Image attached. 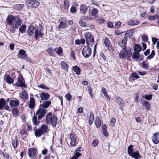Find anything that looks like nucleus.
Here are the masks:
<instances>
[{
	"label": "nucleus",
	"mask_w": 159,
	"mask_h": 159,
	"mask_svg": "<svg viewBox=\"0 0 159 159\" xmlns=\"http://www.w3.org/2000/svg\"><path fill=\"white\" fill-rule=\"evenodd\" d=\"M51 102L45 101L43 102L42 104L40 105L39 109L36 111V114L38 115V119L41 120L43 118L47 112L45 109L48 108L51 104Z\"/></svg>",
	"instance_id": "1"
},
{
	"label": "nucleus",
	"mask_w": 159,
	"mask_h": 159,
	"mask_svg": "<svg viewBox=\"0 0 159 159\" xmlns=\"http://www.w3.org/2000/svg\"><path fill=\"white\" fill-rule=\"evenodd\" d=\"M57 118L56 116L53 115L52 116V113L51 112L48 113L46 115V121L48 124H51L53 127H56L57 123Z\"/></svg>",
	"instance_id": "2"
},
{
	"label": "nucleus",
	"mask_w": 159,
	"mask_h": 159,
	"mask_svg": "<svg viewBox=\"0 0 159 159\" xmlns=\"http://www.w3.org/2000/svg\"><path fill=\"white\" fill-rule=\"evenodd\" d=\"M37 128L36 126L34 127L35 135L36 137H39L41 136L43 134L47 132L48 127L45 124H43L39 129H37Z\"/></svg>",
	"instance_id": "3"
},
{
	"label": "nucleus",
	"mask_w": 159,
	"mask_h": 159,
	"mask_svg": "<svg viewBox=\"0 0 159 159\" xmlns=\"http://www.w3.org/2000/svg\"><path fill=\"white\" fill-rule=\"evenodd\" d=\"M84 38L86 39V43L88 46H92L94 42L93 36L89 32H87L84 34Z\"/></svg>",
	"instance_id": "4"
},
{
	"label": "nucleus",
	"mask_w": 159,
	"mask_h": 159,
	"mask_svg": "<svg viewBox=\"0 0 159 159\" xmlns=\"http://www.w3.org/2000/svg\"><path fill=\"white\" fill-rule=\"evenodd\" d=\"M26 4L30 8H36L39 5V2L36 0H27L25 1Z\"/></svg>",
	"instance_id": "5"
},
{
	"label": "nucleus",
	"mask_w": 159,
	"mask_h": 159,
	"mask_svg": "<svg viewBox=\"0 0 159 159\" xmlns=\"http://www.w3.org/2000/svg\"><path fill=\"white\" fill-rule=\"evenodd\" d=\"M132 52L130 49L129 50H126L123 49V50H121L119 54V57L122 59L125 58L126 57H129L131 56Z\"/></svg>",
	"instance_id": "6"
},
{
	"label": "nucleus",
	"mask_w": 159,
	"mask_h": 159,
	"mask_svg": "<svg viewBox=\"0 0 159 159\" xmlns=\"http://www.w3.org/2000/svg\"><path fill=\"white\" fill-rule=\"evenodd\" d=\"M83 55L85 58H87L90 57L92 53L91 48L88 45L85 46L82 51Z\"/></svg>",
	"instance_id": "7"
},
{
	"label": "nucleus",
	"mask_w": 159,
	"mask_h": 159,
	"mask_svg": "<svg viewBox=\"0 0 159 159\" xmlns=\"http://www.w3.org/2000/svg\"><path fill=\"white\" fill-rule=\"evenodd\" d=\"M43 27L42 25L40 26L39 30L38 28L35 29L34 33V38L36 40L38 39L39 37L42 38L44 34L42 31Z\"/></svg>",
	"instance_id": "8"
},
{
	"label": "nucleus",
	"mask_w": 159,
	"mask_h": 159,
	"mask_svg": "<svg viewBox=\"0 0 159 159\" xmlns=\"http://www.w3.org/2000/svg\"><path fill=\"white\" fill-rule=\"evenodd\" d=\"M127 42V38L125 36L121 38L118 41V44L122 49H125Z\"/></svg>",
	"instance_id": "9"
},
{
	"label": "nucleus",
	"mask_w": 159,
	"mask_h": 159,
	"mask_svg": "<svg viewBox=\"0 0 159 159\" xmlns=\"http://www.w3.org/2000/svg\"><path fill=\"white\" fill-rule=\"evenodd\" d=\"M18 55L21 59L25 60L27 61H29L30 59L27 57L26 52L23 49L20 50L18 53Z\"/></svg>",
	"instance_id": "10"
},
{
	"label": "nucleus",
	"mask_w": 159,
	"mask_h": 159,
	"mask_svg": "<svg viewBox=\"0 0 159 159\" xmlns=\"http://www.w3.org/2000/svg\"><path fill=\"white\" fill-rule=\"evenodd\" d=\"M16 85L18 87L25 88L26 84L24 83V80L22 76H20L17 79V82L16 83Z\"/></svg>",
	"instance_id": "11"
},
{
	"label": "nucleus",
	"mask_w": 159,
	"mask_h": 159,
	"mask_svg": "<svg viewBox=\"0 0 159 159\" xmlns=\"http://www.w3.org/2000/svg\"><path fill=\"white\" fill-rule=\"evenodd\" d=\"M3 107L6 110H8L9 109V107L7 104V102L3 98H0V110L3 109Z\"/></svg>",
	"instance_id": "12"
},
{
	"label": "nucleus",
	"mask_w": 159,
	"mask_h": 159,
	"mask_svg": "<svg viewBox=\"0 0 159 159\" xmlns=\"http://www.w3.org/2000/svg\"><path fill=\"white\" fill-rule=\"evenodd\" d=\"M89 7L85 4H81L80 7V13L85 15L87 13Z\"/></svg>",
	"instance_id": "13"
},
{
	"label": "nucleus",
	"mask_w": 159,
	"mask_h": 159,
	"mask_svg": "<svg viewBox=\"0 0 159 159\" xmlns=\"http://www.w3.org/2000/svg\"><path fill=\"white\" fill-rule=\"evenodd\" d=\"M104 43L109 51H111L113 50V48L111 47L112 45L108 38L106 37L105 38Z\"/></svg>",
	"instance_id": "14"
},
{
	"label": "nucleus",
	"mask_w": 159,
	"mask_h": 159,
	"mask_svg": "<svg viewBox=\"0 0 159 159\" xmlns=\"http://www.w3.org/2000/svg\"><path fill=\"white\" fill-rule=\"evenodd\" d=\"M16 18L12 15L9 16L7 19V23L9 25H13Z\"/></svg>",
	"instance_id": "15"
},
{
	"label": "nucleus",
	"mask_w": 159,
	"mask_h": 159,
	"mask_svg": "<svg viewBox=\"0 0 159 159\" xmlns=\"http://www.w3.org/2000/svg\"><path fill=\"white\" fill-rule=\"evenodd\" d=\"M89 15L92 16H95L98 13V10L93 7H91L89 10Z\"/></svg>",
	"instance_id": "16"
},
{
	"label": "nucleus",
	"mask_w": 159,
	"mask_h": 159,
	"mask_svg": "<svg viewBox=\"0 0 159 159\" xmlns=\"http://www.w3.org/2000/svg\"><path fill=\"white\" fill-rule=\"evenodd\" d=\"M152 140L153 143L157 144L159 142V133H155L152 137Z\"/></svg>",
	"instance_id": "17"
},
{
	"label": "nucleus",
	"mask_w": 159,
	"mask_h": 159,
	"mask_svg": "<svg viewBox=\"0 0 159 159\" xmlns=\"http://www.w3.org/2000/svg\"><path fill=\"white\" fill-rule=\"evenodd\" d=\"M36 29L37 28L32 25L29 26L27 30V33L28 35L30 36L33 35L34 33H35V29Z\"/></svg>",
	"instance_id": "18"
},
{
	"label": "nucleus",
	"mask_w": 159,
	"mask_h": 159,
	"mask_svg": "<svg viewBox=\"0 0 159 159\" xmlns=\"http://www.w3.org/2000/svg\"><path fill=\"white\" fill-rule=\"evenodd\" d=\"M50 97V95L48 93L42 92L40 95L39 97L41 98L42 100H46L48 99Z\"/></svg>",
	"instance_id": "19"
},
{
	"label": "nucleus",
	"mask_w": 159,
	"mask_h": 159,
	"mask_svg": "<svg viewBox=\"0 0 159 159\" xmlns=\"http://www.w3.org/2000/svg\"><path fill=\"white\" fill-rule=\"evenodd\" d=\"M69 138L70 140V145L72 146H76V143L75 138L73 134L71 133L70 134Z\"/></svg>",
	"instance_id": "20"
},
{
	"label": "nucleus",
	"mask_w": 159,
	"mask_h": 159,
	"mask_svg": "<svg viewBox=\"0 0 159 159\" xmlns=\"http://www.w3.org/2000/svg\"><path fill=\"white\" fill-rule=\"evenodd\" d=\"M130 156H131L133 158L135 159H140L141 157V156L138 150L136 152H134Z\"/></svg>",
	"instance_id": "21"
},
{
	"label": "nucleus",
	"mask_w": 159,
	"mask_h": 159,
	"mask_svg": "<svg viewBox=\"0 0 159 159\" xmlns=\"http://www.w3.org/2000/svg\"><path fill=\"white\" fill-rule=\"evenodd\" d=\"M142 104L143 106L144 107L147 111H149L151 108V105L149 102L146 100H143L142 101Z\"/></svg>",
	"instance_id": "22"
},
{
	"label": "nucleus",
	"mask_w": 159,
	"mask_h": 159,
	"mask_svg": "<svg viewBox=\"0 0 159 159\" xmlns=\"http://www.w3.org/2000/svg\"><path fill=\"white\" fill-rule=\"evenodd\" d=\"M37 115L38 116V115H37L36 113H34V116L32 119L33 123L34 125L35 126L39 125L40 123V121L39 120H38L37 117Z\"/></svg>",
	"instance_id": "23"
},
{
	"label": "nucleus",
	"mask_w": 159,
	"mask_h": 159,
	"mask_svg": "<svg viewBox=\"0 0 159 159\" xmlns=\"http://www.w3.org/2000/svg\"><path fill=\"white\" fill-rule=\"evenodd\" d=\"M35 101L34 98L33 97H31L30 98L29 104L28 106L29 107L30 109H34L35 107Z\"/></svg>",
	"instance_id": "24"
},
{
	"label": "nucleus",
	"mask_w": 159,
	"mask_h": 159,
	"mask_svg": "<svg viewBox=\"0 0 159 159\" xmlns=\"http://www.w3.org/2000/svg\"><path fill=\"white\" fill-rule=\"evenodd\" d=\"M116 101L120 106V109L122 110L123 108L122 106L124 104L123 99L119 97H116Z\"/></svg>",
	"instance_id": "25"
},
{
	"label": "nucleus",
	"mask_w": 159,
	"mask_h": 159,
	"mask_svg": "<svg viewBox=\"0 0 159 159\" xmlns=\"http://www.w3.org/2000/svg\"><path fill=\"white\" fill-rule=\"evenodd\" d=\"M20 102L17 100H11L9 103L10 106L12 107H16L19 105Z\"/></svg>",
	"instance_id": "26"
},
{
	"label": "nucleus",
	"mask_w": 159,
	"mask_h": 159,
	"mask_svg": "<svg viewBox=\"0 0 159 159\" xmlns=\"http://www.w3.org/2000/svg\"><path fill=\"white\" fill-rule=\"evenodd\" d=\"M28 155L30 157H34L36 155V152L34 148H30L28 150Z\"/></svg>",
	"instance_id": "27"
},
{
	"label": "nucleus",
	"mask_w": 159,
	"mask_h": 159,
	"mask_svg": "<svg viewBox=\"0 0 159 159\" xmlns=\"http://www.w3.org/2000/svg\"><path fill=\"white\" fill-rule=\"evenodd\" d=\"M140 23V21L137 20H130L129 21L127 24L129 25H135Z\"/></svg>",
	"instance_id": "28"
},
{
	"label": "nucleus",
	"mask_w": 159,
	"mask_h": 159,
	"mask_svg": "<svg viewBox=\"0 0 159 159\" xmlns=\"http://www.w3.org/2000/svg\"><path fill=\"white\" fill-rule=\"evenodd\" d=\"M95 124L97 128H98L100 127L101 125V121L98 116L96 117Z\"/></svg>",
	"instance_id": "29"
},
{
	"label": "nucleus",
	"mask_w": 159,
	"mask_h": 159,
	"mask_svg": "<svg viewBox=\"0 0 159 159\" xmlns=\"http://www.w3.org/2000/svg\"><path fill=\"white\" fill-rule=\"evenodd\" d=\"M67 25L66 22H64L62 21H61L58 28L60 30L65 29L67 26Z\"/></svg>",
	"instance_id": "30"
},
{
	"label": "nucleus",
	"mask_w": 159,
	"mask_h": 159,
	"mask_svg": "<svg viewBox=\"0 0 159 159\" xmlns=\"http://www.w3.org/2000/svg\"><path fill=\"white\" fill-rule=\"evenodd\" d=\"M73 70L77 75L80 74L81 70L80 68L77 66H75L72 67Z\"/></svg>",
	"instance_id": "31"
},
{
	"label": "nucleus",
	"mask_w": 159,
	"mask_h": 159,
	"mask_svg": "<svg viewBox=\"0 0 159 159\" xmlns=\"http://www.w3.org/2000/svg\"><path fill=\"white\" fill-rule=\"evenodd\" d=\"M22 96H20V98L25 100H27L28 98V95L26 91H24L21 92Z\"/></svg>",
	"instance_id": "32"
},
{
	"label": "nucleus",
	"mask_w": 159,
	"mask_h": 159,
	"mask_svg": "<svg viewBox=\"0 0 159 159\" xmlns=\"http://www.w3.org/2000/svg\"><path fill=\"white\" fill-rule=\"evenodd\" d=\"M61 65L62 68L65 70L67 71L68 69V65L64 61H62L61 62Z\"/></svg>",
	"instance_id": "33"
},
{
	"label": "nucleus",
	"mask_w": 159,
	"mask_h": 159,
	"mask_svg": "<svg viewBox=\"0 0 159 159\" xmlns=\"http://www.w3.org/2000/svg\"><path fill=\"white\" fill-rule=\"evenodd\" d=\"M134 29H130L127 31V33L125 34V37L129 38L132 36L133 34V32L134 31Z\"/></svg>",
	"instance_id": "34"
},
{
	"label": "nucleus",
	"mask_w": 159,
	"mask_h": 159,
	"mask_svg": "<svg viewBox=\"0 0 159 159\" xmlns=\"http://www.w3.org/2000/svg\"><path fill=\"white\" fill-rule=\"evenodd\" d=\"M69 6V2L67 0H65L64 1L63 9L64 10L67 9Z\"/></svg>",
	"instance_id": "35"
},
{
	"label": "nucleus",
	"mask_w": 159,
	"mask_h": 159,
	"mask_svg": "<svg viewBox=\"0 0 159 159\" xmlns=\"http://www.w3.org/2000/svg\"><path fill=\"white\" fill-rule=\"evenodd\" d=\"M94 119V116L93 113L91 112L90 113V116L89 119V124L90 125H92L93 123Z\"/></svg>",
	"instance_id": "36"
},
{
	"label": "nucleus",
	"mask_w": 159,
	"mask_h": 159,
	"mask_svg": "<svg viewBox=\"0 0 159 159\" xmlns=\"http://www.w3.org/2000/svg\"><path fill=\"white\" fill-rule=\"evenodd\" d=\"M142 50L141 47L138 44H136L135 45L134 50V52H139Z\"/></svg>",
	"instance_id": "37"
},
{
	"label": "nucleus",
	"mask_w": 159,
	"mask_h": 159,
	"mask_svg": "<svg viewBox=\"0 0 159 159\" xmlns=\"http://www.w3.org/2000/svg\"><path fill=\"white\" fill-rule=\"evenodd\" d=\"M14 23H15V24H14L15 27L17 28L21 25V20L18 18L16 19Z\"/></svg>",
	"instance_id": "38"
},
{
	"label": "nucleus",
	"mask_w": 159,
	"mask_h": 159,
	"mask_svg": "<svg viewBox=\"0 0 159 159\" xmlns=\"http://www.w3.org/2000/svg\"><path fill=\"white\" fill-rule=\"evenodd\" d=\"M133 146L132 145H129L127 148V151H128V153L130 156L131 154L133 153Z\"/></svg>",
	"instance_id": "39"
},
{
	"label": "nucleus",
	"mask_w": 159,
	"mask_h": 159,
	"mask_svg": "<svg viewBox=\"0 0 159 159\" xmlns=\"http://www.w3.org/2000/svg\"><path fill=\"white\" fill-rule=\"evenodd\" d=\"M26 26L25 25H22L21 26L19 29V31L20 33L23 34L25 32Z\"/></svg>",
	"instance_id": "40"
},
{
	"label": "nucleus",
	"mask_w": 159,
	"mask_h": 159,
	"mask_svg": "<svg viewBox=\"0 0 159 159\" xmlns=\"http://www.w3.org/2000/svg\"><path fill=\"white\" fill-rule=\"evenodd\" d=\"M6 80L7 82L9 84L12 83L14 82L13 79L11 78L9 75H7V76Z\"/></svg>",
	"instance_id": "41"
},
{
	"label": "nucleus",
	"mask_w": 159,
	"mask_h": 159,
	"mask_svg": "<svg viewBox=\"0 0 159 159\" xmlns=\"http://www.w3.org/2000/svg\"><path fill=\"white\" fill-rule=\"evenodd\" d=\"M130 76L133 78L134 80H137L139 78V77L136 72L132 73Z\"/></svg>",
	"instance_id": "42"
},
{
	"label": "nucleus",
	"mask_w": 159,
	"mask_h": 159,
	"mask_svg": "<svg viewBox=\"0 0 159 159\" xmlns=\"http://www.w3.org/2000/svg\"><path fill=\"white\" fill-rule=\"evenodd\" d=\"M82 154L81 153L79 152H77L75 153L74 156L72 157L70 159H77V158L80 156H81Z\"/></svg>",
	"instance_id": "43"
},
{
	"label": "nucleus",
	"mask_w": 159,
	"mask_h": 159,
	"mask_svg": "<svg viewBox=\"0 0 159 159\" xmlns=\"http://www.w3.org/2000/svg\"><path fill=\"white\" fill-rule=\"evenodd\" d=\"M139 53L137 52H134L133 53L132 55V58L133 59H138L139 57Z\"/></svg>",
	"instance_id": "44"
},
{
	"label": "nucleus",
	"mask_w": 159,
	"mask_h": 159,
	"mask_svg": "<svg viewBox=\"0 0 159 159\" xmlns=\"http://www.w3.org/2000/svg\"><path fill=\"white\" fill-rule=\"evenodd\" d=\"M12 114L15 116H17L19 113V111L18 109L16 108H13L12 109Z\"/></svg>",
	"instance_id": "45"
},
{
	"label": "nucleus",
	"mask_w": 159,
	"mask_h": 159,
	"mask_svg": "<svg viewBox=\"0 0 159 159\" xmlns=\"http://www.w3.org/2000/svg\"><path fill=\"white\" fill-rule=\"evenodd\" d=\"M17 139L16 138V139L13 140L12 142V146L14 148H16L17 147Z\"/></svg>",
	"instance_id": "46"
},
{
	"label": "nucleus",
	"mask_w": 159,
	"mask_h": 159,
	"mask_svg": "<svg viewBox=\"0 0 159 159\" xmlns=\"http://www.w3.org/2000/svg\"><path fill=\"white\" fill-rule=\"evenodd\" d=\"M116 121V119L114 117H112L110 122V125L112 127H114L115 126Z\"/></svg>",
	"instance_id": "47"
},
{
	"label": "nucleus",
	"mask_w": 159,
	"mask_h": 159,
	"mask_svg": "<svg viewBox=\"0 0 159 159\" xmlns=\"http://www.w3.org/2000/svg\"><path fill=\"white\" fill-rule=\"evenodd\" d=\"M155 54V51L154 50H152V51L151 53L147 57V59H151L153 58Z\"/></svg>",
	"instance_id": "48"
},
{
	"label": "nucleus",
	"mask_w": 159,
	"mask_h": 159,
	"mask_svg": "<svg viewBox=\"0 0 159 159\" xmlns=\"http://www.w3.org/2000/svg\"><path fill=\"white\" fill-rule=\"evenodd\" d=\"M152 95L150 94L149 95H143L142 97L143 98H144L146 100H150L152 99Z\"/></svg>",
	"instance_id": "49"
},
{
	"label": "nucleus",
	"mask_w": 159,
	"mask_h": 159,
	"mask_svg": "<svg viewBox=\"0 0 159 159\" xmlns=\"http://www.w3.org/2000/svg\"><path fill=\"white\" fill-rule=\"evenodd\" d=\"M159 16L157 15H156L154 16H150L148 17V19L150 20H154L155 19V18H158Z\"/></svg>",
	"instance_id": "50"
},
{
	"label": "nucleus",
	"mask_w": 159,
	"mask_h": 159,
	"mask_svg": "<svg viewBox=\"0 0 159 159\" xmlns=\"http://www.w3.org/2000/svg\"><path fill=\"white\" fill-rule=\"evenodd\" d=\"M143 41L147 42L148 41V37L145 34H143L141 36Z\"/></svg>",
	"instance_id": "51"
},
{
	"label": "nucleus",
	"mask_w": 159,
	"mask_h": 159,
	"mask_svg": "<svg viewBox=\"0 0 159 159\" xmlns=\"http://www.w3.org/2000/svg\"><path fill=\"white\" fill-rule=\"evenodd\" d=\"M63 52L62 48L61 47H59L56 53L59 55H60Z\"/></svg>",
	"instance_id": "52"
},
{
	"label": "nucleus",
	"mask_w": 159,
	"mask_h": 159,
	"mask_svg": "<svg viewBox=\"0 0 159 159\" xmlns=\"http://www.w3.org/2000/svg\"><path fill=\"white\" fill-rule=\"evenodd\" d=\"M121 24V22L120 21L116 22L115 23L114 28L116 29H118L120 28Z\"/></svg>",
	"instance_id": "53"
},
{
	"label": "nucleus",
	"mask_w": 159,
	"mask_h": 159,
	"mask_svg": "<svg viewBox=\"0 0 159 159\" xmlns=\"http://www.w3.org/2000/svg\"><path fill=\"white\" fill-rule=\"evenodd\" d=\"M77 10L76 8L74 6L71 7L70 9V11L71 13H73L76 12Z\"/></svg>",
	"instance_id": "54"
},
{
	"label": "nucleus",
	"mask_w": 159,
	"mask_h": 159,
	"mask_svg": "<svg viewBox=\"0 0 159 159\" xmlns=\"http://www.w3.org/2000/svg\"><path fill=\"white\" fill-rule=\"evenodd\" d=\"M38 87L39 88L43 89H46L47 90H49V88L47 87L45 85L43 84H41L38 86Z\"/></svg>",
	"instance_id": "55"
},
{
	"label": "nucleus",
	"mask_w": 159,
	"mask_h": 159,
	"mask_svg": "<svg viewBox=\"0 0 159 159\" xmlns=\"http://www.w3.org/2000/svg\"><path fill=\"white\" fill-rule=\"evenodd\" d=\"M65 97L68 101H70L72 98V96L69 93H68L65 95Z\"/></svg>",
	"instance_id": "56"
},
{
	"label": "nucleus",
	"mask_w": 159,
	"mask_h": 159,
	"mask_svg": "<svg viewBox=\"0 0 159 159\" xmlns=\"http://www.w3.org/2000/svg\"><path fill=\"white\" fill-rule=\"evenodd\" d=\"M107 25L108 27L113 28L114 27V26L113 25V23L111 22H107Z\"/></svg>",
	"instance_id": "57"
},
{
	"label": "nucleus",
	"mask_w": 159,
	"mask_h": 159,
	"mask_svg": "<svg viewBox=\"0 0 159 159\" xmlns=\"http://www.w3.org/2000/svg\"><path fill=\"white\" fill-rule=\"evenodd\" d=\"M19 132L20 134L22 135H23L24 134H26L27 135L26 132V129L25 128H24L22 129L21 130H20Z\"/></svg>",
	"instance_id": "58"
},
{
	"label": "nucleus",
	"mask_w": 159,
	"mask_h": 159,
	"mask_svg": "<svg viewBox=\"0 0 159 159\" xmlns=\"http://www.w3.org/2000/svg\"><path fill=\"white\" fill-rule=\"evenodd\" d=\"M142 67L145 69H147L148 67V64H146L145 61H143L142 63Z\"/></svg>",
	"instance_id": "59"
},
{
	"label": "nucleus",
	"mask_w": 159,
	"mask_h": 159,
	"mask_svg": "<svg viewBox=\"0 0 159 159\" xmlns=\"http://www.w3.org/2000/svg\"><path fill=\"white\" fill-rule=\"evenodd\" d=\"M79 23L82 27H85L86 26V23L84 21H83V20H80L79 21Z\"/></svg>",
	"instance_id": "60"
},
{
	"label": "nucleus",
	"mask_w": 159,
	"mask_h": 159,
	"mask_svg": "<svg viewBox=\"0 0 159 159\" xmlns=\"http://www.w3.org/2000/svg\"><path fill=\"white\" fill-rule=\"evenodd\" d=\"M98 140H94L93 141L92 143V146L94 147H96L98 144Z\"/></svg>",
	"instance_id": "61"
},
{
	"label": "nucleus",
	"mask_w": 159,
	"mask_h": 159,
	"mask_svg": "<svg viewBox=\"0 0 159 159\" xmlns=\"http://www.w3.org/2000/svg\"><path fill=\"white\" fill-rule=\"evenodd\" d=\"M15 7L16 8H17V9H20L24 7V5L23 4H18L16 5Z\"/></svg>",
	"instance_id": "62"
},
{
	"label": "nucleus",
	"mask_w": 159,
	"mask_h": 159,
	"mask_svg": "<svg viewBox=\"0 0 159 159\" xmlns=\"http://www.w3.org/2000/svg\"><path fill=\"white\" fill-rule=\"evenodd\" d=\"M82 18L84 20H90L92 18L89 16H84L82 17Z\"/></svg>",
	"instance_id": "63"
},
{
	"label": "nucleus",
	"mask_w": 159,
	"mask_h": 159,
	"mask_svg": "<svg viewBox=\"0 0 159 159\" xmlns=\"http://www.w3.org/2000/svg\"><path fill=\"white\" fill-rule=\"evenodd\" d=\"M15 27L14 26V24H13L11 28L10 29V31L11 32L14 33L15 32L16 30Z\"/></svg>",
	"instance_id": "64"
}]
</instances>
